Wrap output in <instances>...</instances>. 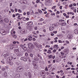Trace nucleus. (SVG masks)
<instances>
[{
	"label": "nucleus",
	"mask_w": 78,
	"mask_h": 78,
	"mask_svg": "<svg viewBox=\"0 0 78 78\" xmlns=\"http://www.w3.org/2000/svg\"><path fill=\"white\" fill-rule=\"evenodd\" d=\"M28 46L29 48L33 49L34 48V45L31 43H29L28 44Z\"/></svg>",
	"instance_id": "1"
},
{
	"label": "nucleus",
	"mask_w": 78,
	"mask_h": 78,
	"mask_svg": "<svg viewBox=\"0 0 78 78\" xmlns=\"http://www.w3.org/2000/svg\"><path fill=\"white\" fill-rule=\"evenodd\" d=\"M20 47H22V48H23V49L24 50H25V51H26L27 50V48H26L25 46H23V45L21 44L20 45Z\"/></svg>",
	"instance_id": "2"
},
{
	"label": "nucleus",
	"mask_w": 78,
	"mask_h": 78,
	"mask_svg": "<svg viewBox=\"0 0 78 78\" xmlns=\"http://www.w3.org/2000/svg\"><path fill=\"white\" fill-rule=\"evenodd\" d=\"M27 24V25H28L29 26H31V25H33V22L32 21L28 22Z\"/></svg>",
	"instance_id": "3"
},
{
	"label": "nucleus",
	"mask_w": 78,
	"mask_h": 78,
	"mask_svg": "<svg viewBox=\"0 0 78 78\" xmlns=\"http://www.w3.org/2000/svg\"><path fill=\"white\" fill-rule=\"evenodd\" d=\"M21 60L24 61H27V59L26 58H24L23 57H22L21 58Z\"/></svg>",
	"instance_id": "4"
},
{
	"label": "nucleus",
	"mask_w": 78,
	"mask_h": 78,
	"mask_svg": "<svg viewBox=\"0 0 78 78\" xmlns=\"http://www.w3.org/2000/svg\"><path fill=\"white\" fill-rule=\"evenodd\" d=\"M32 64L33 66H34V69H35V68H37V66H36V63L35 62H33L32 63Z\"/></svg>",
	"instance_id": "5"
},
{
	"label": "nucleus",
	"mask_w": 78,
	"mask_h": 78,
	"mask_svg": "<svg viewBox=\"0 0 78 78\" xmlns=\"http://www.w3.org/2000/svg\"><path fill=\"white\" fill-rule=\"evenodd\" d=\"M20 77V74H17L15 76L14 78H19Z\"/></svg>",
	"instance_id": "6"
},
{
	"label": "nucleus",
	"mask_w": 78,
	"mask_h": 78,
	"mask_svg": "<svg viewBox=\"0 0 78 78\" xmlns=\"http://www.w3.org/2000/svg\"><path fill=\"white\" fill-rule=\"evenodd\" d=\"M67 37L69 39H72V35L71 34H69L68 35Z\"/></svg>",
	"instance_id": "7"
},
{
	"label": "nucleus",
	"mask_w": 78,
	"mask_h": 78,
	"mask_svg": "<svg viewBox=\"0 0 78 78\" xmlns=\"http://www.w3.org/2000/svg\"><path fill=\"white\" fill-rule=\"evenodd\" d=\"M20 32L22 34H25V33H26V31L24 30H22Z\"/></svg>",
	"instance_id": "8"
},
{
	"label": "nucleus",
	"mask_w": 78,
	"mask_h": 78,
	"mask_svg": "<svg viewBox=\"0 0 78 78\" xmlns=\"http://www.w3.org/2000/svg\"><path fill=\"white\" fill-rule=\"evenodd\" d=\"M54 28H55L54 27H50L49 28V30L50 31H52V30H53Z\"/></svg>",
	"instance_id": "9"
},
{
	"label": "nucleus",
	"mask_w": 78,
	"mask_h": 78,
	"mask_svg": "<svg viewBox=\"0 0 78 78\" xmlns=\"http://www.w3.org/2000/svg\"><path fill=\"white\" fill-rule=\"evenodd\" d=\"M4 21L5 22H6V23H8V22H9V20H8V18H5L4 19Z\"/></svg>",
	"instance_id": "10"
},
{
	"label": "nucleus",
	"mask_w": 78,
	"mask_h": 78,
	"mask_svg": "<svg viewBox=\"0 0 78 78\" xmlns=\"http://www.w3.org/2000/svg\"><path fill=\"white\" fill-rule=\"evenodd\" d=\"M4 76L5 78H8V75H7V73H4Z\"/></svg>",
	"instance_id": "11"
},
{
	"label": "nucleus",
	"mask_w": 78,
	"mask_h": 78,
	"mask_svg": "<svg viewBox=\"0 0 78 78\" xmlns=\"http://www.w3.org/2000/svg\"><path fill=\"white\" fill-rule=\"evenodd\" d=\"M52 26L54 28V27H58V25H57V23H56V24H52Z\"/></svg>",
	"instance_id": "12"
},
{
	"label": "nucleus",
	"mask_w": 78,
	"mask_h": 78,
	"mask_svg": "<svg viewBox=\"0 0 78 78\" xmlns=\"http://www.w3.org/2000/svg\"><path fill=\"white\" fill-rule=\"evenodd\" d=\"M34 59L35 61H37V60H38V58H37V56H36V55H35L34 56Z\"/></svg>",
	"instance_id": "13"
},
{
	"label": "nucleus",
	"mask_w": 78,
	"mask_h": 78,
	"mask_svg": "<svg viewBox=\"0 0 78 78\" xmlns=\"http://www.w3.org/2000/svg\"><path fill=\"white\" fill-rule=\"evenodd\" d=\"M44 71H41L40 72V75L41 76H43L44 75Z\"/></svg>",
	"instance_id": "14"
},
{
	"label": "nucleus",
	"mask_w": 78,
	"mask_h": 78,
	"mask_svg": "<svg viewBox=\"0 0 78 78\" xmlns=\"http://www.w3.org/2000/svg\"><path fill=\"white\" fill-rule=\"evenodd\" d=\"M24 2H25V0H21L20 1V3L21 4H24Z\"/></svg>",
	"instance_id": "15"
},
{
	"label": "nucleus",
	"mask_w": 78,
	"mask_h": 78,
	"mask_svg": "<svg viewBox=\"0 0 78 78\" xmlns=\"http://www.w3.org/2000/svg\"><path fill=\"white\" fill-rule=\"evenodd\" d=\"M28 40H29V41H31L32 40V37L30 36H29Z\"/></svg>",
	"instance_id": "16"
},
{
	"label": "nucleus",
	"mask_w": 78,
	"mask_h": 78,
	"mask_svg": "<svg viewBox=\"0 0 78 78\" xmlns=\"http://www.w3.org/2000/svg\"><path fill=\"white\" fill-rule=\"evenodd\" d=\"M28 75H29V78H31L32 77V75H31V73L30 72H29L28 73Z\"/></svg>",
	"instance_id": "17"
},
{
	"label": "nucleus",
	"mask_w": 78,
	"mask_h": 78,
	"mask_svg": "<svg viewBox=\"0 0 78 78\" xmlns=\"http://www.w3.org/2000/svg\"><path fill=\"white\" fill-rule=\"evenodd\" d=\"M10 49L11 50H12V49H14L16 48V47L15 46H11L9 47Z\"/></svg>",
	"instance_id": "18"
},
{
	"label": "nucleus",
	"mask_w": 78,
	"mask_h": 78,
	"mask_svg": "<svg viewBox=\"0 0 78 78\" xmlns=\"http://www.w3.org/2000/svg\"><path fill=\"white\" fill-rule=\"evenodd\" d=\"M74 33H75V34H78V31L77 30H74Z\"/></svg>",
	"instance_id": "19"
},
{
	"label": "nucleus",
	"mask_w": 78,
	"mask_h": 78,
	"mask_svg": "<svg viewBox=\"0 0 78 78\" xmlns=\"http://www.w3.org/2000/svg\"><path fill=\"white\" fill-rule=\"evenodd\" d=\"M2 32H1V34H3V35H5V31L4 30H2Z\"/></svg>",
	"instance_id": "20"
},
{
	"label": "nucleus",
	"mask_w": 78,
	"mask_h": 78,
	"mask_svg": "<svg viewBox=\"0 0 78 78\" xmlns=\"http://www.w3.org/2000/svg\"><path fill=\"white\" fill-rule=\"evenodd\" d=\"M3 23V20L2 19H0V24H2Z\"/></svg>",
	"instance_id": "21"
},
{
	"label": "nucleus",
	"mask_w": 78,
	"mask_h": 78,
	"mask_svg": "<svg viewBox=\"0 0 78 78\" xmlns=\"http://www.w3.org/2000/svg\"><path fill=\"white\" fill-rule=\"evenodd\" d=\"M30 12L31 13V14H34V12L32 10H30Z\"/></svg>",
	"instance_id": "22"
},
{
	"label": "nucleus",
	"mask_w": 78,
	"mask_h": 78,
	"mask_svg": "<svg viewBox=\"0 0 78 78\" xmlns=\"http://www.w3.org/2000/svg\"><path fill=\"white\" fill-rule=\"evenodd\" d=\"M16 55L18 56H20L21 55V54L20 52H18L17 53Z\"/></svg>",
	"instance_id": "23"
},
{
	"label": "nucleus",
	"mask_w": 78,
	"mask_h": 78,
	"mask_svg": "<svg viewBox=\"0 0 78 78\" xmlns=\"http://www.w3.org/2000/svg\"><path fill=\"white\" fill-rule=\"evenodd\" d=\"M12 36L13 37H14V38H15V39H16V38H17V36L15 34L12 35Z\"/></svg>",
	"instance_id": "24"
},
{
	"label": "nucleus",
	"mask_w": 78,
	"mask_h": 78,
	"mask_svg": "<svg viewBox=\"0 0 78 78\" xmlns=\"http://www.w3.org/2000/svg\"><path fill=\"white\" fill-rule=\"evenodd\" d=\"M14 51H16V52H19V49H15L14 50Z\"/></svg>",
	"instance_id": "25"
},
{
	"label": "nucleus",
	"mask_w": 78,
	"mask_h": 78,
	"mask_svg": "<svg viewBox=\"0 0 78 78\" xmlns=\"http://www.w3.org/2000/svg\"><path fill=\"white\" fill-rule=\"evenodd\" d=\"M48 53H51V50H48L47 52Z\"/></svg>",
	"instance_id": "26"
},
{
	"label": "nucleus",
	"mask_w": 78,
	"mask_h": 78,
	"mask_svg": "<svg viewBox=\"0 0 78 78\" xmlns=\"http://www.w3.org/2000/svg\"><path fill=\"white\" fill-rule=\"evenodd\" d=\"M10 59V60H12L13 59V57L12 56H10L9 57Z\"/></svg>",
	"instance_id": "27"
},
{
	"label": "nucleus",
	"mask_w": 78,
	"mask_h": 78,
	"mask_svg": "<svg viewBox=\"0 0 78 78\" xmlns=\"http://www.w3.org/2000/svg\"><path fill=\"white\" fill-rule=\"evenodd\" d=\"M58 45L55 44L54 46V48H56V47H58Z\"/></svg>",
	"instance_id": "28"
},
{
	"label": "nucleus",
	"mask_w": 78,
	"mask_h": 78,
	"mask_svg": "<svg viewBox=\"0 0 78 78\" xmlns=\"http://www.w3.org/2000/svg\"><path fill=\"white\" fill-rule=\"evenodd\" d=\"M24 4H28V2L25 0H24Z\"/></svg>",
	"instance_id": "29"
},
{
	"label": "nucleus",
	"mask_w": 78,
	"mask_h": 78,
	"mask_svg": "<svg viewBox=\"0 0 78 78\" xmlns=\"http://www.w3.org/2000/svg\"><path fill=\"white\" fill-rule=\"evenodd\" d=\"M52 57H53L52 55H50L49 56V59H51V58H52Z\"/></svg>",
	"instance_id": "30"
},
{
	"label": "nucleus",
	"mask_w": 78,
	"mask_h": 78,
	"mask_svg": "<svg viewBox=\"0 0 78 78\" xmlns=\"http://www.w3.org/2000/svg\"><path fill=\"white\" fill-rule=\"evenodd\" d=\"M39 20L40 22H42V21H44V20L42 18H41Z\"/></svg>",
	"instance_id": "31"
},
{
	"label": "nucleus",
	"mask_w": 78,
	"mask_h": 78,
	"mask_svg": "<svg viewBox=\"0 0 78 78\" xmlns=\"http://www.w3.org/2000/svg\"><path fill=\"white\" fill-rule=\"evenodd\" d=\"M38 11L39 12L40 14H41L42 12V10L40 9H38Z\"/></svg>",
	"instance_id": "32"
},
{
	"label": "nucleus",
	"mask_w": 78,
	"mask_h": 78,
	"mask_svg": "<svg viewBox=\"0 0 78 78\" xmlns=\"http://www.w3.org/2000/svg\"><path fill=\"white\" fill-rule=\"evenodd\" d=\"M25 56L26 57H27L28 56V53H25Z\"/></svg>",
	"instance_id": "33"
},
{
	"label": "nucleus",
	"mask_w": 78,
	"mask_h": 78,
	"mask_svg": "<svg viewBox=\"0 0 78 78\" xmlns=\"http://www.w3.org/2000/svg\"><path fill=\"white\" fill-rule=\"evenodd\" d=\"M11 60L10 59L9 57H8V58L7 61H8V62H9L10 61H11Z\"/></svg>",
	"instance_id": "34"
},
{
	"label": "nucleus",
	"mask_w": 78,
	"mask_h": 78,
	"mask_svg": "<svg viewBox=\"0 0 78 78\" xmlns=\"http://www.w3.org/2000/svg\"><path fill=\"white\" fill-rule=\"evenodd\" d=\"M18 11L19 12H20V13L22 12V10L20 9H18Z\"/></svg>",
	"instance_id": "35"
},
{
	"label": "nucleus",
	"mask_w": 78,
	"mask_h": 78,
	"mask_svg": "<svg viewBox=\"0 0 78 78\" xmlns=\"http://www.w3.org/2000/svg\"><path fill=\"white\" fill-rule=\"evenodd\" d=\"M66 25V23H62V26H64V25Z\"/></svg>",
	"instance_id": "36"
},
{
	"label": "nucleus",
	"mask_w": 78,
	"mask_h": 78,
	"mask_svg": "<svg viewBox=\"0 0 78 78\" xmlns=\"http://www.w3.org/2000/svg\"><path fill=\"white\" fill-rule=\"evenodd\" d=\"M30 56L31 58H33V55L32 53L30 54Z\"/></svg>",
	"instance_id": "37"
},
{
	"label": "nucleus",
	"mask_w": 78,
	"mask_h": 78,
	"mask_svg": "<svg viewBox=\"0 0 78 78\" xmlns=\"http://www.w3.org/2000/svg\"><path fill=\"white\" fill-rule=\"evenodd\" d=\"M34 29L35 30H37V26H35L34 27Z\"/></svg>",
	"instance_id": "38"
},
{
	"label": "nucleus",
	"mask_w": 78,
	"mask_h": 78,
	"mask_svg": "<svg viewBox=\"0 0 78 78\" xmlns=\"http://www.w3.org/2000/svg\"><path fill=\"white\" fill-rule=\"evenodd\" d=\"M23 20L24 21H25L27 20V19L26 18H25V17H24L23 19Z\"/></svg>",
	"instance_id": "39"
},
{
	"label": "nucleus",
	"mask_w": 78,
	"mask_h": 78,
	"mask_svg": "<svg viewBox=\"0 0 78 78\" xmlns=\"http://www.w3.org/2000/svg\"><path fill=\"white\" fill-rule=\"evenodd\" d=\"M34 45H35V46H36L38 44H37V43L36 42H34Z\"/></svg>",
	"instance_id": "40"
},
{
	"label": "nucleus",
	"mask_w": 78,
	"mask_h": 78,
	"mask_svg": "<svg viewBox=\"0 0 78 78\" xmlns=\"http://www.w3.org/2000/svg\"><path fill=\"white\" fill-rule=\"evenodd\" d=\"M9 64L10 66H12L13 65V63L12 62H10L9 63Z\"/></svg>",
	"instance_id": "41"
},
{
	"label": "nucleus",
	"mask_w": 78,
	"mask_h": 78,
	"mask_svg": "<svg viewBox=\"0 0 78 78\" xmlns=\"http://www.w3.org/2000/svg\"><path fill=\"white\" fill-rule=\"evenodd\" d=\"M51 2V0H48L47 1V2H48L49 3H50V2Z\"/></svg>",
	"instance_id": "42"
},
{
	"label": "nucleus",
	"mask_w": 78,
	"mask_h": 78,
	"mask_svg": "<svg viewBox=\"0 0 78 78\" xmlns=\"http://www.w3.org/2000/svg\"><path fill=\"white\" fill-rule=\"evenodd\" d=\"M22 66H19L17 67V69H22Z\"/></svg>",
	"instance_id": "43"
},
{
	"label": "nucleus",
	"mask_w": 78,
	"mask_h": 78,
	"mask_svg": "<svg viewBox=\"0 0 78 78\" xmlns=\"http://www.w3.org/2000/svg\"><path fill=\"white\" fill-rule=\"evenodd\" d=\"M58 42L59 43H62V41H61L60 40H59Z\"/></svg>",
	"instance_id": "44"
},
{
	"label": "nucleus",
	"mask_w": 78,
	"mask_h": 78,
	"mask_svg": "<svg viewBox=\"0 0 78 78\" xmlns=\"http://www.w3.org/2000/svg\"><path fill=\"white\" fill-rule=\"evenodd\" d=\"M40 2V0H37L36 1V3H39V2Z\"/></svg>",
	"instance_id": "45"
},
{
	"label": "nucleus",
	"mask_w": 78,
	"mask_h": 78,
	"mask_svg": "<svg viewBox=\"0 0 78 78\" xmlns=\"http://www.w3.org/2000/svg\"><path fill=\"white\" fill-rule=\"evenodd\" d=\"M72 6H73V4H71L69 5V7H72Z\"/></svg>",
	"instance_id": "46"
},
{
	"label": "nucleus",
	"mask_w": 78,
	"mask_h": 78,
	"mask_svg": "<svg viewBox=\"0 0 78 78\" xmlns=\"http://www.w3.org/2000/svg\"><path fill=\"white\" fill-rule=\"evenodd\" d=\"M36 47L37 48H39V45H38V44L36 46Z\"/></svg>",
	"instance_id": "47"
},
{
	"label": "nucleus",
	"mask_w": 78,
	"mask_h": 78,
	"mask_svg": "<svg viewBox=\"0 0 78 78\" xmlns=\"http://www.w3.org/2000/svg\"><path fill=\"white\" fill-rule=\"evenodd\" d=\"M6 56H9V53H6Z\"/></svg>",
	"instance_id": "48"
},
{
	"label": "nucleus",
	"mask_w": 78,
	"mask_h": 78,
	"mask_svg": "<svg viewBox=\"0 0 78 78\" xmlns=\"http://www.w3.org/2000/svg\"><path fill=\"white\" fill-rule=\"evenodd\" d=\"M28 41V39L26 38L24 40V42H25V41Z\"/></svg>",
	"instance_id": "49"
},
{
	"label": "nucleus",
	"mask_w": 78,
	"mask_h": 78,
	"mask_svg": "<svg viewBox=\"0 0 78 78\" xmlns=\"http://www.w3.org/2000/svg\"><path fill=\"white\" fill-rule=\"evenodd\" d=\"M61 55H64V53L62 52H61Z\"/></svg>",
	"instance_id": "50"
},
{
	"label": "nucleus",
	"mask_w": 78,
	"mask_h": 78,
	"mask_svg": "<svg viewBox=\"0 0 78 78\" xmlns=\"http://www.w3.org/2000/svg\"><path fill=\"white\" fill-rule=\"evenodd\" d=\"M11 11L12 12H13L14 11V10L12 9H11Z\"/></svg>",
	"instance_id": "51"
},
{
	"label": "nucleus",
	"mask_w": 78,
	"mask_h": 78,
	"mask_svg": "<svg viewBox=\"0 0 78 78\" xmlns=\"http://www.w3.org/2000/svg\"><path fill=\"white\" fill-rule=\"evenodd\" d=\"M45 47L47 48V47H48L49 48H50V45H46L45 46Z\"/></svg>",
	"instance_id": "52"
},
{
	"label": "nucleus",
	"mask_w": 78,
	"mask_h": 78,
	"mask_svg": "<svg viewBox=\"0 0 78 78\" xmlns=\"http://www.w3.org/2000/svg\"><path fill=\"white\" fill-rule=\"evenodd\" d=\"M53 33H55V34H56L57 33V31H54L53 32Z\"/></svg>",
	"instance_id": "53"
},
{
	"label": "nucleus",
	"mask_w": 78,
	"mask_h": 78,
	"mask_svg": "<svg viewBox=\"0 0 78 78\" xmlns=\"http://www.w3.org/2000/svg\"><path fill=\"white\" fill-rule=\"evenodd\" d=\"M70 14H72V15H74V13H73L72 12H70Z\"/></svg>",
	"instance_id": "54"
},
{
	"label": "nucleus",
	"mask_w": 78,
	"mask_h": 78,
	"mask_svg": "<svg viewBox=\"0 0 78 78\" xmlns=\"http://www.w3.org/2000/svg\"><path fill=\"white\" fill-rule=\"evenodd\" d=\"M27 15H30V12H27Z\"/></svg>",
	"instance_id": "55"
},
{
	"label": "nucleus",
	"mask_w": 78,
	"mask_h": 78,
	"mask_svg": "<svg viewBox=\"0 0 78 78\" xmlns=\"http://www.w3.org/2000/svg\"><path fill=\"white\" fill-rule=\"evenodd\" d=\"M56 50L55 49H54L53 51V53H55L56 51Z\"/></svg>",
	"instance_id": "56"
},
{
	"label": "nucleus",
	"mask_w": 78,
	"mask_h": 78,
	"mask_svg": "<svg viewBox=\"0 0 78 78\" xmlns=\"http://www.w3.org/2000/svg\"><path fill=\"white\" fill-rule=\"evenodd\" d=\"M66 44H69V42L67 41H66Z\"/></svg>",
	"instance_id": "57"
},
{
	"label": "nucleus",
	"mask_w": 78,
	"mask_h": 78,
	"mask_svg": "<svg viewBox=\"0 0 78 78\" xmlns=\"http://www.w3.org/2000/svg\"><path fill=\"white\" fill-rule=\"evenodd\" d=\"M12 3H11L10 4V6H12Z\"/></svg>",
	"instance_id": "58"
},
{
	"label": "nucleus",
	"mask_w": 78,
	"mask_h": 78,
	"mask_svg": "<svg viewBox=\"0 0 78 78\" xmlns=\"http://www.w3.org/2000/svg\"><path fill=\"white\" fill-rule=\"evenodd\" d=\"M15 12H17V9L16 8L15 9Z\"/></svg>",
	"instance_id": "59"
},
{
	"label": "nucleus",
	"mask_w": 78,
	"mask_h": 78,
	"mask_svg": "<svg viewBox=\"0 0 78 78\" xmlns=\"http://www.w3.org/2000/svg\"><path fill=\"white\" fill-rule=\"evenodd\" d=\"M33 41H36V39L34 38H33Z\"/></svg>",
	"instance_id": "60"
},
{
	"label": "nucleus",
	"mask_w": 78,
	"mask_h": 78,
	"mask_svg": "<svg viewBox=\"0 0 78 78\" xmlns=\"http://www.w3.org/2000/svg\"><path fill=\"white\" fill-rule=\"evenodd\" d=\"M1 62L2 63H3V64H5V62H4L3 61H1Z\"/></svg>",
	"instance_id": "61"
},
{
	"label": "nucleus",
	"mask_w": 78,
	"mask_h": 78,
	"mask_svg": "<svg viewBox=\"0 0 78 78\" xmlns=\"http://www.w3.org/2000/svg\"><path fill=\"white\" fill-rule=\"evenodd\" d=\"M46 77V76L45 75H43V76H42L43 78H45Z\"/></svg>",
	"instance_id": "62"
},
{
	"label": "nucleus",
	"mask_w": 78,
	"mask_h": 78,
	"mask_svg": "<svg viewBox=\"0 0 78 78\" xmlns=\"http://www.w3.org/2000/svg\"><path fill=\"white\" fill-rule=\"evenodd\" d=\"M73 12H76V9H75L73 10Z\"/></svg>",
	"instance_id": "63"
},
{
	"label": "nucleus",
	"mask_w": 78,
	"mask_h": 78,
	"mask_svg": "<svg viewBox=\"0 0 78 78\" xmlns=\"http://www.w3.org/2000/svg\"><path fill=\"white\" fill-rule=\"evenodd\" d=\"M56 8V6H54L52 8V9H54V8Z\"/></svg>",
	"instance_id": "64"
}]
</instances>
